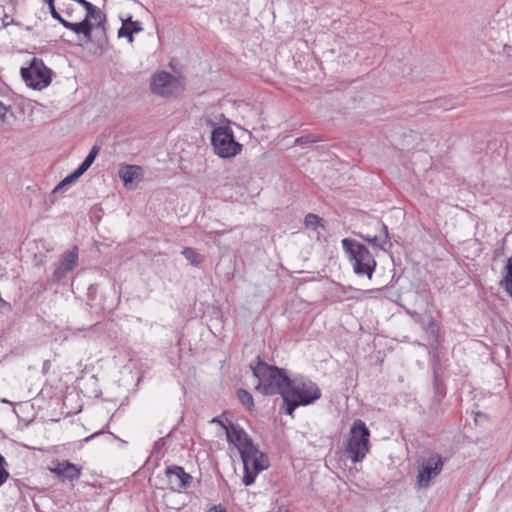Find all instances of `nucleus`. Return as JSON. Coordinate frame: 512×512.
Masks as SVG:
<instances>
[{"label":"nucleus","instance_id":"7ed1b4c3","mask_svg":"<svg viewBox=\"0 0 512 512\" xmlns=\"http://www.w3.org/2000/svg\"><path fill=\"white\" fill-rule=\"evenodd\" d=\"M341 243L344 251L353 263L355 274L359 276L366 275L371 279L376 268V261L369 249L350 238H344Z\"/></svg>","mask_w":512,"mask_h":512},{"label":"nucleus","instance_id":"9b49d317","mask_svg":"<svg viewBox=\"0 0 512 512\" xmlns=\"http://www.w3.org/2000/svg\"><path fill=\"white\" fill-rule=\"evenodd\" d=\"M49 471L53 473L58 480L61 482H74L77 481L82 472V467L77 466L73 463H71L68 460H54L52 461V466H50Z\"/></svg>","mask_w":512,"mask_h":512},{"label":"nucleus","instance_id":"dca6fc26","mask_svg":"<svg viewBox=\"0 0 512 512\" xmlns=\"http://www.w3.org/2000/svg\"><path fill=\"white\" fill-rule=\"evenodd\" d=\"M213 423H219L224 429L227 436V441L230 444H234L241 436H244L246 432L240 425L233 422H229L227 425L219 420V418H213Z\"/></svg>","mask_w":512,"mask_h":512},{"label":"nucleus","instance_id":"aec40b11","mask_svg":"<svg viewBox=\"0 0 512 512\" xmlns=\"http://www.w3.org/2000/svg\"><path fill=\"white\" fill-rule=\"evenodd\" d=\"M181 254L185 259L194 267L199 268L205 257L197 252L196 249L191 247H184Z\"/></svg>","mask_w":512,"mask_h":512},{"label":"nucleus","instance_id":"2f4dec72","mask_svg":"<svg viewBox=\"0 0 512 512\" xmlns=\"http://www.w3.org/2000/svg\"><path fill=\"white\" fill-rule=\"evenodd\" d=\"M9 24H10V22L8 21V15H4V17L2 19V26L4 28H6Z\"/></svg>","mask_w":512,"mask_h":512},{"label":"nucleus","instance_id":"1a4fd4ad","mask_svg":"<svg viewBox=\"0 0 512 512\" xmlns=\"http://www.w3.org/2000/svg\"><path fill=\"white\" fill-rule=\"evenodd\" d=\"M178 86V80L171 73L160 71L151 77L150 90L161 97H170Z\"/></svg>","mask_w":512,"mask_h":512},{"label":"nucleus","instance_id":"f3484780","mask_svg":"<svg viewBox=\"0 0 512 512\" xmlns=\"http://www.w3.org/2000/svg\"><path fill=\"white\" fill-rule=\"evenodd\" d=\"M142 174V168L137 165H125L119 170V177L125 187L133 184Z\"/></svg>","mask_w":512,"mask_h":512},{"label":"nucleus","instance_id":"39448f33","mask_svg":"<svg viewBox=\"0 0 512 512\" xmlns=\"http://www.w3.org/2000/svg\"><path fill=\"white\" fill-rule=\"evenodd\" d=\"M75 2L86 10V14L79 22L69 21L67 23V29L76 34H83L86 39L90 40L94 28V24L90 20H95L97 22L96 26L104 29L106 15L87 0H75Z\"/></svg>","mask_w":512,"mask_h":512},{"label":"nucleus","instance_id":"72a5a7b5","mask_svg":"<svg viewBox=\"0 0 512 512\" xmlns=\"http://www.w3.org/2000/svg\"><path fill=\"white\" fill-rule=\"evenodd\" d=\"M43 263V260L41 259L39 262H37V265H41Z\"/></svg>","mask_w":512,"mask_h":512},{"label":"nucleus","instance_id":"f03ea898","mask_svg":"<svg viewBox=\"0 0 512 512\" xmlns=\"http://www.w3.org/2000/svg\"><path fill=\"white\" fill-rule=\"evenodd\" d=\"M321 390L316 383L303 376L290 377V385L283 399L284 413L292 416L299 406H307L321 397Z\"/></svg>","mask_w":512,"mask_h":512},{"label":"nucleus","instance_id":"c756f323","mask_svg":"<svg viewBox=\"0 0 512 512\" xmlns=\"http://www.w3.org/2000/svg\"><path fill=\"white\" fill-rule=\"evenodd\" d=\"M208 512H228L227 509L222 505V504H218V505H214L212 506Z\"/></svg>","mask_w":512,"mask_h":512},{"label":"nucleus","instance_id":"f257e3e1","mask_svg":"<svg viewBox=\"0 0 512 512\" xmlns=\"http://www.w3.org/2000/svg\"><path fill=\"white\" fill-rule=\"evenodd\" d=\"M253 376L258 383L255 390L265 396L279 394L284 399L290 385V376L285 368L270 365L258 357L256 365L250 364Z\"/></svg>","mask_w":512,"mask_h":512},{"label":"nucleus","instance_id":"2eb2a0df","mask_svg":"<svg viewBox=\"0 0 512 512\" xmlns=\"http://www.w3.org/2000/svg\"><path fill=\"white\" fill-rule=\"evenodd\" d=\"M122 26L118 30V37H126L129 43L134 41L133 34L139 33L143 30L140 21H133L130 15L127 19H121Z\"/></svg>","mask_w":512,"mask_h":512},{"label":"nucleus","instance_id":"20e7f679","mask_svg":"<svg viewBox=\"0 0 512 512\" xmlns=\"http://www.w3.org/2000/svg\"><path fill=\"white\" fill-rule=\"evenodd\" d=\"M369 438L370 431L365 422L361 419L355 420L350 429L349 439L346 445V452L353 463L361 462L364 459L366 453L369 451Z\"/></svg>","mask_w":512,"mask_h":512},{"label":"nucleus","instance_id":"f8f14e48","mask_svg":"<svg viewBox=\"0 0 512 512\" xmlns=\"http://www.w3.org/2000/svg\"><path fill=\"white\" fill-rule=\"evenodd\" d=\"M165 475L172 491L182 492L187 489L193 481V477L185 472L182 466L178 465L167 466Z\"/></svg>","mask_w":512,"mask_h":512},{"label":"nucleus","instance_id":"6ab92c4d","mask_svg":"<svg viewBox=\"0 0 512 512\" xmlns=\"http://www.w3.org/2000/svg\"><path fill=\"white\" fill-rule=\"evenodd\" d=\"M500 286L512 298V256L508 258L503 269V278L500 281Z\"/></svg>","mask_w":512,"mask_h":512},{"label":"nucleus","instance_id":"c85d7f7f","mask_svg":"<svg viewBox=\"0 0 512 512\" xmlns=\"http://www.w3.org/2000/svg\"><path fill=\"white\" fill-rule=\"evenodd\" d=\"M166 442L164 440V438H160L158 439L155 443H154V446H153V451L158 453L161 451V449L165 446Z\"/></svg>","mask_w":512,"mask_h":512},{"label":"nucleus","instance_id":"423d86ee","mask_svg":"<svg viewBox=\"0 0 512 512\" xmlns=\"http://www.w3.org/2000/svg\"><path fill=\"white\" fill-rule=\"evenodd\" d=\"M211 144L216 155L220 158H231L239 154L242 144L236 141L229 126H217L211 135Z\"/></svg>","mask_w":512,"mask_h":512},{"label":"nucleus","instance_id":"412c9836","mask_svg":"<svg viewBox=\"0 0 512 512\" xmlns=\"http://www.w3.org/2000/svg\"><path fill=\"white\" fill-rule=\"evenodd\" d=\"M84 172L78 167L76 170H74L71 174L66 176L52 191V194L57 193L59 190H61L64 186L71 184L75 182L78 178H80Z\"/></svg>","mask_w":512,"mask_h":512},{"label":"nucleus","instance_id":"473e14b6","mask_svg":"<svg viewBox=\"0 0 512 512\" xmlns=\"http://www.w3.org/2000/svg\"><path fill=\"white\" fill-rule=\"evenodd\" d=\"M50 366V362L48 360H46L43 364V370L45 371L46 369H48Z\"/></svg>","mask_w":512,"mask_h":512},{"label":"nucleus","instance_id":"6e6552de","mask_svg":"<svg viewBox=\"0 0 512 512\" xmlns=\"http://www.w3.org/2000/svg\"><path fill=\"white\" fill-rule=\"evenodd\" d=\"M20 72L26 85L33 89L41 90L51 82V70L37 57H33L30 65L22 67Z\"/></svg>","mask_w":512,"mask_h":512},{"label":"nucleus","instance_id":"4468645a","mask_svg":"<svg viewBox=\"0 0 512 512\" xmlns=\"http://www.w3.org/2000/svg\"><path fill=\"white\" fill-rule=\"evenodd\" d=\"M377 225L379 227L378 234L370 235L359 233L358 236L372 247L387 251L392 247V242L390 241L388 228L383 222L380 221L377 222Z\"/></svg>","mask_w":512,"mask_h":512},{"label":"nucleus","instance_id":"ddd939ff","mask_svg":"<svg viewBox=\"0 0 512 512\" xmlns=\"http://www.w3.org/2000/svg\"><path fill=\"white\" fill-rule=\"evenodd\" d=\"M78 262V248L74 247L63 253L59 264L53 272V281L60 282L66 274L74 269Z\"/></svg>","mask_w":512,"mask_h":512},{"label":"nucleus","instance_id":"4be33fe9","mask_svg":"<svg viewBox=\"0 0 512 512\" xmlns=\"http://www.w3.org/2000/svg\"><path fill=\"white\" fill-rule=\"evenodd\" d=\"M100 151V147L94 145L89 151L88 155L84 159V161L78 166L84 173L91 167L93 162L95 161L98 153Z\"/></svg>","mask_w":512,"mask_h":512},{"label":"nucleus","instance_id":"b1692460","mask_svg":"<svg viewBox=\"0 0 512 512\" xmlns=\"http://www.w3.org/2000/svg\"><path fill=\"white\" fill-rule=\"evenodd\" d=\"M237 397L239 401L249 410H252L254 408V400L253 396L250 392H248L245 389H239L237 391Z\"/></svg>","mask_w":512,"mask_h":512},{"label":"nucleus","instance_id":"5701e85b","mask_svg":"<svg viewBox=\"0 0 512 512\" xmlns=\"http://www.w3.org/2000/svg\"><path fill=\"white\" fill-rule=\"evenodd\" d=\"M241 454L242 452L251 449L253 446H255L253 440L251 437L247 434V432L244 433V436H241L238 441H236L233 444Z\"/></svg>","mask_w":512,"mask_h":512},{"label":"nucleus","instance_id":"393cba45","mask_svg":"<svg viewBox=\"0 0 512 512\" xmlns=\"http://www.w3.org/2000/svg\"><path fill=\"white\" fill-rule=\"evenodd\" d=\"M304 223L307 228L316 229L317 227L324 228L323 219L316 214L309 213L305 216Z\"/></svg>","mask_w":512,"mask_h":512},{"label":"nucleus","instance_id":"7c9ffc66","mask_svg":"<svg viewBox=\"0 0 512 512\" xmlns=\"http://www.w3.org/2000/svg\"><path fill=\"white\" fill-rule=\"evenodd\" d=\"M296 142H297V143H301V144H303V143H310V142H312V141L309 139V137H308V136H303V137L298 138V139L296 140Z\"/></svg>","mask_w":512,"mask_h":512},{"label":"nucleus","instance_id":"bb28decb","mask_svg":"<svg viewBox=\"0 0 512 512\" xmlns=\"http://www.w3.org/2000/svg\"><path fill=\"white\" fill-rule=\"evenodd\" d=\"M11 111V106H7L4 103L0 102V121L6 122L7 113Z\"/></svg>","mask_w":512,"mask_h":512},{"label":"nucleus","instance_id":"9d476101","mask_svg":"<svg viewBox=\"0 0 512 512\" xmlns=\"http://www.w3.org/2000/svg\"><path fill=\"white\" fill-rule=\"evenodd\" d=\"M443 465V459L439 455H432L424 461L417 475L419 487H427L430 481L440 474Z\"/></svg>","mask_w":512,"mask_h":512},{"label":"nucleus","instance_id":"cd10ccee","mask_svg":"<svg viewBox=\"0 0 512 512\" xmlns=\"http://www.w3.org/2000/svg\"><path fill=\"white\" fill-rule=\"evenodd\" d=\"M426 330L431 335H435L436 336L437 333H438V326L436 324V321L432 317H430V320H429V323L427 325Z\"/></svg>","mask_w":512,"mask_h":512},{"label":"nucleus","instance_id":"a878e982","mask_svg":"<svg viewBox=\"0 0 512 512\" xmlns=\"http://www.w3.org/2000/svg\"><path fill=\"white\" fill-rule=\"evenodd\" d=\"M8 463L4 456L0 454V487L7 481L9 478V472L7 470Z\"/></svg>","mask_w":512,"mask_h":512},{"label":"nucleus","instance_id":"0eeeda50","mask_svg":"<svg viewBox=\"0 0 512 512\" xmlns=\"http://www.w3.org/2000/svg\"><path fill=\"white\" fill-rule=\"evenodd\" d=\"M243 462V484L250 486L255 482L257 475L269 467L267 454L260 451L255 445L240 454Z\"/></svg>","mask_w":512,"mask_h":512},{"label":"nucleus","instance_id":"a211bd4d","mask_svg":"<svg viewBox=\"0 0 512 512\" xmlns=\"http://www.w3.org/2000/svg\"><path fill=\"white\" fill-rule=\"evenodd\" d=\"M440 359L437 354H433V377L434 393L438 401L445 396V387L439 377Z\"/></svg>","mask_w":512,"mask_h":512}]
</instances>
